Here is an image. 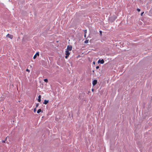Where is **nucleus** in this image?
I'll list each match as a JSON object with an SVG mask.
<instances>
[{
  "mask_svg": "<svg viewBox=\"0 0 152 152\" xmlns=\"http://www.w3.org/2000/svg\"><path fill=\"white\" fill-rule=\"evenodd\" d=\"M99 32L100 33V35H101L102 34V31H100Z\"/></svg>",
  "mask_w": 152,
  "mask_h": 152,
  "instance_id": "obj_18",
  "label": "nucleus"
},
{
  "mask_svg": "<svg viewBox=\"0 0 152 152\" xmlns=\"http://www.w3.org/2000/svg\"><path fill=\"white\" fill-rule=\"evenodd\" d=\"M99 68V67L98 66H96V69H98Z\"/></svg>",
  "mask_w": 152,
  "mask_h": 152,
  "instance_id": "obj_19",
  "label": "nucleus"
},
{
  "mask_svg": "<svg viewBox=\"0 0 152 152\" xmlns=\"http://www.w3.org/2000/svg\"><path fill=\"white\" fill-rule=\"evenodd\" d=\"M37 55L38 56H39V54L38 52H37L36 54L34 55V56L33 58L35 59L37 57Z\"/></svg>",
  "mask_w": 152,
  "mask_h": 152,
  "instance_id": "obj_6",
  "label": "nucleus"
},
{
  "mask_svg": "<svg viewBox=\"0 0 152 152\" xmlns=\"http://www.w3.org/2000/svg\"><path fill=\"white\" fill-rule=\"evenodd\" d=\"M93 64H95V61H93Z\"/></svg>",
  "mask_w": 152,
  "mask_h": 152,
  "instance_id": "obj_20",
  "label": "nucleus"
},
{
  "mask_svg": "<svg viewBox=\"0 0 152 152\" xmlns=\"http://www.w3.org/2000/svg\"><path fill=\"white\" fill-rule=\"evenodd\" d=\"M70 54V53L69 52L68 50H67L66 51L65 55L66 56H65V58H67L69 56Z\"/></svg>",
  "mask_w": 152,
  "mask_h": 152,
  "instance_id": "obj_1",
  "label": "nucleus"
},
{
  "mask_svg": "<svg viewBox=\"0 0 152 152\" xmlns=\"http://www.w3.org/2000/svg\"><path fill=\"white\" fill-rule=\"evenodd\" d=\"M86 37V34H85V35H84V37Z\"/></svg>",
  "mask_w": 152,
  "mask_h": 152,
  "instance_id": "obj_21",
  "label": "nucleus"
},
{
  "mask_svg": "<svg viewBox=\"0 0 152 152\" xmlns=\"http://www.w3.org/2000/svg\"><path fill=\"white\" fill-rule=\"evenodd\" d=\"M38 106H39V104H36V107H38Z\"/></svg>",
  "mask_w": 152,
  "mask_h": 152,
  "instance_id": "obj_15",
  "label": "nucleus"
},
{
  "mask_svg": "<svg viewBox=\"0 0 152 152\" xmlns=\"http://www.w3.org/2000/svg\"><path fill=\"white\" fill-rule=\"evenodd\" d=\"M41 112V109H39L37 111V113H39L40 112Z\"/></svg>",
  "mask_w": 152,
  "mask_h": 152,
  "instance_id": "obj_9",
  "label": "nucleus"
},
{
  "mask_svg": "<svg viewBox=\"0 0 152 152\" xmlns=\"http://www.w3.org/2000/svg\"><path fill=\"white\" fill-rule=\"evenodd\" d=\"M41 96L40 95H39L38 96V101L39 102H41Z\"/></svg>",
  "mask_w": 152,
  "mask_h": 152,
  "instance_id": "obj_7",
  "label": "nucleus"
},
{
  "mask_svg": "<svg viewBox=\"0 0 152 152\" xmlns=\"http://www.w3.org/2000/svg\"><path fill=\"white\" fill-rule=\"evenodd\" d=\"M36 111V108H35L34 109V112H35Z\"/></svg>",
  "mask_w": 152,
  "mask_h": 152,
  "instance_id": "obj_16",
  "label": "nucleus"
},
{
  "mask_svg": "<svg viewBox=\"0 0 152 152\" xmlns=\"http://www.w3.org/2000/svg\"><path fill=\"white\" fill-rule=\"evenodd\" d=\"M85 34H86L87 33V30H84Z\"/></svg>",
  "mask_w": 152,
  "mask_h": 152,
  "instance_id": "obj_14",
  "label": "nucleus"
},
{
  "mask_svg": "<svg viewBox=\"0 0 152 152\" xmlns=\"http://www.w3.org/2000/svg\"><path fill=\"white\" fill-rule=\"evenodd\" d=\"M92 91H94V89H92Z\"/></svg>",
  "mask_w": 152,
  "mask_h": 152,
  "instance_id": "obj_23",
  "label": "nucleus"
},
{
  "mask_svg": "<svg viewBox=\"0 0 152 152\" xmlns=\"http://www.w3.org/2000/svg\"><path fill=\"white\" fill-rule=\"evenodd\" d=\"M6 37H8L11 39H12L13 38V36L12 35L8 34L7 35Z\"/></svg>",
  "mask_w": 152,
  "mask_h": 152,
  "instance_id": "obj_2",
  "label": "nucleus"
},
{
  "mask_svg": "<svg viewBox=\"0 0 152 152\" xmlns=\"http://www.w3.org/2000/svg\"><path fill=\"white\" fill-rule=\"evenodd\" d=\"M48 102V100H44V102H43V104H46Z\"/></svg>",
  "mask_w": 152,
  "mask_h": 152,
  "instance_id": "obj_8",
  "label": "nucleus"
},
{
  "mask_svg": "<svg viewBox=\"0 0 152 152\" xmlns=\"http://www.w3.org/2000/svg\"><path fill=\"white\" fill-rule=\"evenodd\" d=\"M98 63H100L101 64H103L104 63V61L103 59H102L101 60L100 59H99L98 61Z\"/></svg>",
  "mask_w": 152,
  "mask_h": 152,
  "instance_id": "obj_3",
  "label": "nucleus"
},
{
  "mask_svg": "<svg viewBox=\"0 0 152 152\" xmlns=\"http://www.w3.org/2000/svg\"><path fill=\"white\" fill-rule=\"evenodd\" d=\"M88 42V40H87L85 41L84 43H87Z\"/></svg>",
  "mask_w": 152,
  "mask_h": 152,
  "instance_id": "obj_11",
  "label": "nucleus"
},
{
  "mask_svg": "<svg viewBox=\"0 0 152 152\" xmlns=\"http://www.w3.org/2000/svg\"><path fill=\"white\" fill-rule=\"evenodd\" d=\"M143 13H144V12H143L142 13H141V15H142V14H143Z\"/></svg>",
  "mask_w": 152,
  "mask_h": 152,
  "instance_id": "obj_22",
  "label": "nucleus"
},
{
  "mask_svg": "<svg viewBox=\"0 0 152 152\" xmlns=\"http://www.w3.org/2000/svg\"><path fill=\"white\" fill-rule=\"evenodd\" d=\"M72 46L71 45H68L67 47V49L69 51H71L72 50Z\"/></svg>",
  "mask_w": 152,
  "mask_h": 152,
  "instance_id": "obj_4",
  "label": "nucleus"
},
{
  "mask_svg": "<svg viewBox=\"0 0 152 152\" xmlns=\"http://www.w3.org/2000/svg\"><path fill=\"white\" fill-rule=\"evenodd\" d=\"M8 137V136H7V137H6V139H5V140H3V141H2V142H3V143H5V142H6V141L7 140V138Z\"/></svg>",
  "mask_w": 152,
  "mask_h": 152,
  "instance_id": "obj_10",
  "label": "nucleus"
},
{
  "mask_svg": "<svg viewBox=\"0 0 152 152\" xmlns=\"http://www.w3.org/2000/svg\"><path fill=\"white\" fill-rule=\"evenodd\" d=\"M97 83V80H94L93 81L92 84L93 86L95 85Z\"/></svg>",
  "mask_w": 152,
  "mask_h": 152,
  "instance_id": "obj_5",
  "label": "nucleus"
},
{
  "mask_svg": "<svg viewBox=\"0 0 152 152\" xmlns=\"http://www.w3.org/2000/svg\"><path fill=\"white\" fill-rule=\"evenodd\" d=\"M44 81L47 83L48 82V80L47 79H45L44 80Z\"/></svg>",
  "mask_w": 152,
  "mask_h": 152,
  "instance_id": "obj_12",
  "label": "nucleus"
},
{
  "mask_svg": "<svg viewBox=\"0 0 152 152\" xmlns=\"http://www.w3.org/2000/svg\"><path fill=\"white\" fill-rule=\"evenodd\" d=\"M137 11H138V12H140V9H137Z\"/></svg>",
  "mask_w": 152,
  "mask_h": 152,
  "instance_id": "obj_17",
  "label": "nucleus"
},
{
  "mask_svg": "<svg viewBox=\"0 0 152 152\" xmlns=\"http://www.w3.org/2000/svg\"><path fill=\"white\" fill-rule=\"evenodd\" d=\"M26 71L27 72H30V70L28 69H26Z\"/></svg>",
  "mask_w": 152,
  "mask_h": 152,
  "instance_id": "obj_13",
  "label": "nucleus"
}]
</instances>
